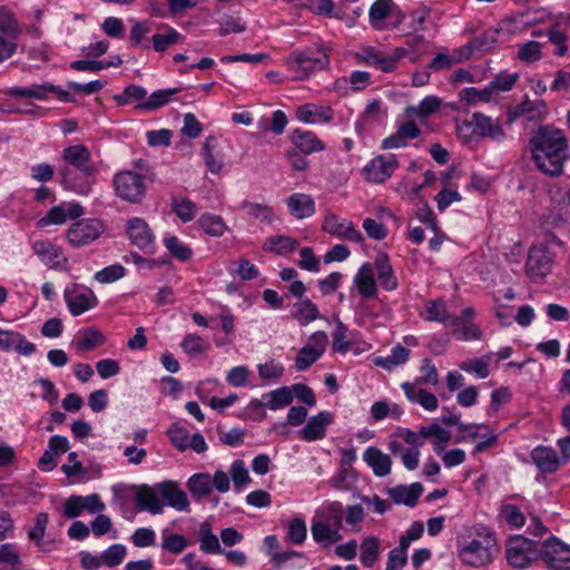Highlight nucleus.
I'll return each mask as SVG.
<instances>
[{
    "label": "nucleus",
    "instance_id": "nucleus-1",
    "mask_svg": "<svg viewBox=\"0 0 570 570\" xmlns=\"http://www.w3.org/2000/svg\"><path fill=\"white\" fill-rule=\"evenodd\" d=\"M533 160L546 175L557 177L562 174L569 158V145L564 132L553 126H540L530 139Z\"/></svg>",
    "mask_w": 570,
    "mask_h": 570
},
{
    "label": "nucleus",
    "instance_id": "nucleus-2",
    "mask_svg": "<svg viewBox=\"0 0 570 570\" xmlns=\"http://www.w3.org/2000/svg\"><path fill=\"white\" fill-rule=\"evenodd\" d=\"M102 87L104 82L100 80H94L87 83L69 81L66 85V88H61L49 82H43L33 83L30 87H12L6 90L4 94L16 99L31 98L45 101L49 100L50 98H56L60 102L72 104L76 102V99L73 98L70 90L90 95L99 91Z\"/></svg>",
    "mask_w": 570,
    "mask_h": 570
},
{
    "label": "nucleus",
    "instance_id": "nucleus-3",
    "mask_svg": "<svg viewBox=\"0 0 570 570\" xmlns=\"http://www.w3.org/2000/svg\"><path fill=\"white\" fill-rule=\"evenodd\" d=\"M562 242L554 235H549L542 243L533 245L528 252L525 262V273L533 283H541L552 272L556 265L557 247H561Z\"/></svg>",
    "mask_w": 570,
    "mask_h": 570
},
{
    "label": "nucleus",
    "instance_id": "nucleus-4",
    "mask_svg": "<svg viewBox=\"0 0 570 570\" xmlns=\"http://www.w3.org/2000/svg\"><path fill=\"white\" fill-rule=\"evenodd\" d=\"M495 540L491 537L485 527L475 529V537L471 540L458 538L459 558L466 564L480 567L492 560L491 548Z\"/></svg>",
    "mask_w": 570,
    "mask_h": 570
},
{
    "label": "nucleus",
    "instance_id": "nucleus-5",
    "mask_svg": "<svg viewBox=\"0 0 570 570\" xmlns=\"http://www.w3.org/2000/svg\"><path fill=\"white\" fill-rule=\"evenodd\" d=\"M288 68L294 78L303 80L308 78L315 70H323L330 65L327 53L321 48H307L296 50L286 58Z\"/></svg>",
    "mask_w": 570,
    "mask_h": 570
},
{
    "label": "nucleus",
    "instance_id": "nucleus-6",
    "mask_svg": "<svg viewBox=\"0 0 570 570\" xmlns=\"http://www.w3.org/2000/svg\"><path fill=\"white\" fill-rule=\"evenodd\" d=\"M180 90L177 88L173 89H160L154 91L149 98L144 101L147 97L145 88L137 85L127 86L122 94L115 95L112 98L118 105H136L135 107H163L170 102V97L176 96Z\"/></svg>",
    "mask_w": 570,
    "mask_h": 570
},
{
    "label": "nucleus",
    "instance_id": "nucleus-7",
    "mask_svg": "<svg viewBox=\"0 0 570 570\" xmlns=\"http://www.w3.org/2000/svg\"><path fill=\"white\" fill-rule=\"evenodd\" d=\"M112 184L116 195L131 204H140L147 190L146 177L132 170L117 173Z\"/></svg>",
    "mask_w": 570,
    "mask_h": 570
},
{
    "label": "nucleus",
    "instance_id": "nucleus-8",
    "mask_svg": "<svg viewBox=\"0 0 570 570\" xmlns=\"http://www.w3.org/2000/svg\"><path fill=\"white\" fill-rule=\"evenodd\" d=\"M505 558L510 566L517 569L529 567L540 557V548L535 541L523 535L510 537L505 543Z\"/></svg>",
    "mask_w": 570,
    "mask_h": 570
},
{
    "label": "nucleus",
    "instance_id": "nucleus-9",
    "mask_svg": "<svg viewBox=\"0 0 570 570\" xmlns=\"http://www.w3.org/2000/svg\"><path fill=\"white\" fill-rule=\"evenodd\" d=\"M19 36L20 28L14 16L6 8H0V62L16 52Z\"/></svg>",
    "mask_w": 570,
    "mask_h": 570
},
{
    "label": "nucleus",
    "instance_id": "nucleus-10",
    "mask_svg": "<svg viewBox=\"0 0 570 570\" xmlns=\"http://www.w3.org/2000/svg\"><path fill=\"white\" fill-rule=\"evenodd\" d=\"M63 298L73 316H79L98 304V298L90 288L76 283L66 286Z\"/></svg>",
    "mask_w": 570,
    "mask_h": 570
},
{
    "label": "nucleus",
    "instance_id": "nucleus-11",
    "mask_svg": "<svg viewBox=\"0 0 570 570\" xmlns=\"http://www.w3.org/2000/svg\"><path fill=\"white\" fill-rule=\"evenodd\" d=\"M322 230L343 240L363 244L364 237L356 229L353 222L340 217L333 213H327L323 219Z\"/></svg>",
    "mask_w": 570,
    "mask_h": 570
},
{
    "label": "nucleus",
    "instance_id": "nucleus-12",
    "mask_svg": "<svg viewBox=\"0 0 570 570\" xmlns=\"http://www.w3.org/2000/svg\"><path fill=\"white\" fill-rule=\"evenodd\" d=\"M104 232V224L99 219H81L72 224L67 230V238L75 247H80L96 240Z\"/></svg>",
    "mask_w": 570,
    "mask_h": 570
},
{
    "label": "nucleus",
    "instance_id": "nucleus-13",
    "mask_svg": "<svg viewBox=\"0 0 570 570\" xmlns=\"http://www.w3.org/2000/svg\"><path fill=\"white\" fill-rule=\"evenodd\" d=\"M540 557L550 570H570V550L554 537L542 546Z\"/></svg>",
    "mask_w": 570,
    "mask_h": 570
},
{
    "label": "nucleus",
    "instance_id": "nucleus-14",
    "mask_svg": "<svg viewBox=\"0 0 570 570\" xmlns=\"http://www.w3.org/2000/svg\"><path fill=\"white\" fill-rule=\"evenodd\" d=\"M402 49H396L393 56L383 55L373 47H363L355 53L357 62L373 66L384 72H391L396 68L397 61L402 57Z\"/></svg>",
    "mask_w": 570,
    "mask_h": 570
},
{
    "label": "nucleus",
    "instance_id": "nucleus-15",
    "mask_svg": "<svg viewBox=\"0 0 570 570\" xmlns=\"http://www.w3.org/2000/svg\"><path fill=\"white\" fill-rule=\"evenodd\" d=\"M127 235L132 245L145 252L153 254L155 250V236L142 218L135 217L127 223Z\"/></svg>",
    "mask_w": 570,
    "mask_h": 570
},
{
    "label": "nucleus",
    "instance_id": "nucleus-16",
    "mask_svg": "<svg viewBox=\"0 0 570 570\" xmlns=\"http://www.w3.org/2000/svg\"><path fill=\"white\" fill-rule=\"evenodd\" d=\"M399 161L395 155L377 156L364 168V177L367 181L381 184L389 179L397 168Z\"/></svg>",
    "mask_w": 570,
    "mask_h": 570
},
{
    "label": "nucleus",
    "instance_id": "nucleus-17",
    "mask_svg": "<svg viewBox=\"0 0 570 570\" xmlns=\"http://www.w3.org/2000/svg\"><path fill=\"white\" fill-rule=\"evenodd\" d=\"M62 159L66 168L80 171L82 175L97 174V167L90 160V151L85 145H72L63 149Z\"/></svg>",
    "mask_w": 570,
    "mask_h": 570
},
{
    "label": "nucleus",
    "instance_id": "nucleus-18",
    "mask_svg": "<svg viewBox=\"0 0 570 570\" xmlns=\"http://www.w3.org/2000/svg\"><path fill=\"white\" fill-rule=\"evenodd\" d=\"M458 441L474 442L475 451L482 452L495 443L497 436L485 425L462 423L459 424Z\"/></svg>",
    "mask_w": 570,
    "mask_h": 570
},
{
    "label": "nucleus",
    "instance_id": "nucleus-19",
    "mask_svg": "<svg viewBox=\"0 0 570 570\" xmlns=\"http://www.w3.org/2000/svg\"><path fill=\"white\" fill-rule=\"evenodd\" d=\"M135 502L141 511H148L151 514L163 513L165 503L160 497L159 483L154 487L139 485L136 489Z\"/></svg>",
    "mask_w": 570,
    "mask_h": 570
},
{
    "label": "nucleus",
    "instance_id": "nucleus-20",
    "mask_svg": "<svg viewBox=\"0 0 570 570\" xmlns=\"http://www.w3.org/2000/svg\"><path fill=\"white\" fill-rule=\"evenodd\" d=\"M61 183L65 188L72 190L79 195H88L96 183V175H82L71 168H60Z\"/></svg>",
    "mask_w": 570,
    "mask_h": 570
},
{
    "label": "nucleus",
    "instance_id": "nucleus-21",
    "mask_svg": "<svg viewBox=\"0 0 570 570\" xmlns=\"http://www.w3.org/2000/svg\"><path fill=\"white\" fill-rule=\"evenodd\" d=\"M83 214V208L77 204L71 203L67 204L63 203L59 206L52 207L46 216L39 219L38 225L41 227L48 226V225H61L67 222L68 218L76 219L80 217Z\"/></svg>",
    "mask_w": 570,
    "mask_h": 570
},
{
    "label": "nucleus",
    "instance_id": "nucleus-22",
    "mask_svg": "<svg viewBox=\"0 0 570 570\" xmlns=\"http://www.w3.org/2000/svg\"><path fill=\"white\" fill-rule=\"evenodd\" d=\"M421 134L420 128L412 119L403 121L397 120V130L395 134L385 138L382 141L383 149L401 148L406 146V141L419 137Z\"/></svg>",
    "mask_w": 570,
    "mask_h": 570
},
{
    "label": "nucleus",
    "instance_id": "nucleus-23",
    "mask_svg": "<svg viewBox=\"0 0 570 570\" xmlns=\"http://www.w3.org/2000/svg\"><path fill=\"white\" fill-rule=\"evenodd\" d=\"M332 421L333 415L330 412H320L317 415L309 417L306 425L299 431V438L307 442L324 439L326 428Z\"/></svg>",
    "mask_w": 570,
    "mask_h": 570
},
{
    "label": "nucleus",
    "instance_id": "nucleus-24",
    "mask_svg": "<svg viewBox=\"0 0 570 570\" xmlns=\"http://www.w3.org/2000/svg\"><path fill=\"white\" fill-rule=\"evenodd\" d=\"M401 387L406 396V399L413 403L421 405L426 411H435L439 406V402L436 396L420 387L416 383L404 382L401 384Z\"/></svg>",
    "mask_w": 570,
    "mask_h": 570
},
{
    "label": "nucleus",
    "instance_id": "nucleus-25",
    "mask_svg": "<svg viewBox=\"0 0 570 570\" xmlns=\"http://www.w3.org/2000/svg\"><path fill=\"white\" fill-rule=\"evenodd\" d=\"M531 459L542 473H553L563 464L561 456L553 449L547 446L533 449Z\"/></svg>",
    "mask_w": 570,
    "mask_h": 570
},
{
    "label": "nucleus",
    "instance_id": "nucleus-26",
    "mask_svg": "<svg viewBox=\"0 0 570 570\" xmlns=\"http://www.w3.org/2000/svg\"><path fill=\"white\" fill-rule=\"evenodd\" d=\"M289 213L297 219L311 217L316 212L314 199L306 194L295 193L286 198Z\"/></svg>",
    "mask_w": 570,
    "mask_h": 570
},
{
    "label": "nucleus",
    "instance_id": "nucleus-27",
    "mask_svg": "<svg viewBox=\"0 0 570 570\" xmlns=\"http://www.w3.org/2000/svg\"><path fill=\"white\" fill-rule=\"evenodd\" d=\"M33 253L50 268L58 267L67 258L59 247L49 240H37L32 244Z\"/></svg>",
    "mask_w": 570,
    "mask_h": 570
},
{
    "label": "nucleus",
    "instance_id": "nucleus-28",
    "mask_svg": "<svg viewBox=\"0 0 570 570\" xmlns=\"http://www.w3.org/2000/svg\"><path fill=\"white\" fill-rule=\"evenodd\" d=\"M289 140L304 155H311L324 149V144L312 131L295 129L289 135Z\"/></svg>",
    "mask_w": 570,
    "mask_h": 570
},
{
    "label": "nucleus",
    "instance_id": "nucleus-29",
    "mask_svg": "<svg viewBox=\"0 0 570 570\" xmlns=\"http://www.w3.org/2000/svg\"><path fill=\"white\" fill-rule=\"evenodd\" d=\"M422 492L423 487L419 482H414L411 485H397L387 490V493L394 503L404 504L410 508L416 505Z\"/></svg>",
    "mask_w": 570,
    "mask_h": 570
},
{
    "label": "nucleus",
    "instance_id": "nucleus-30",
    "mask_svg": "<svg viewBox=\"0 0 570 570\" xmlns=\"http://www.w3.org/2000/svg\"><path fill=\"white\" fill-rule=\"evenodd\" d=\"M354 285L363 298L376 296L377 288L374 279V268L370 263L363 264L354 276Z\"/></svg>",
    "mask_w": 570,
    "mask_h": 570
},
{
    "label": "nucleus",
    "instance_id": "nucleus-31",
    "mask_svg": "<svg viewBox=\"0 0 570 570\" xmlns=\"http://www.w3.org/2000/svg\"><path fill=\"white\" fill-rule=\"evenodd\" d=\"M160 497L167 504L173 507L178 511H188L189 510V501L186 493L178 489L175 482H163L159 483Z\"/></svg>",
    "mask_w": 570,
    "mask_h": 570
},
{
    "label": "nucleus",
    "instance_id": "nucleus-32",
    "mask_svg": "<svg viewBox=\"0 0 570 570\" xmlns=\"http://www.w3.org/2000/svg\"><path fill=\"white\" fill-rule=\"evenodd\" d=\"M311 532L313 539L324 548L342 539L340 531L333 528L328 521L324 520H313Z\"/></svg>",
    "mask_w": 570,
    "mask_h": 570
},
{
    "label": "nucleus",
    "instance_id": "nucleus-33",
    "mask_svg": "<svg viewBox=\"0 0 570 570\" xmlns=\"http://www.w3.org/2000/svg\"><path fill=\"white\" fill-rule=\"evenodd\" d=\"M374 268L376 271L380 285L385 291H394L397 287V278L394 275L393 268L386 254L380 253L376 255L374 261Z\"/></svg>",
    "mask_w": 570,
    "mask_h": 570
},
{
    "label": "nucleus",
    "instance_id": "nucleus-34",
    "mask_svg": "<svg viewBox=\"0 0 570 570\" xmlns=\"http://www.w3.org/2000/svg\"><path fill=\"white\" fill-rule=\"evenodd\" d=\"M448 327L451 330L452 335L456 340L471 341L480 338L481 331L479 326L472 321H466L460 316L453 315L448 323Z\"/></svg>",
    "mask_w": 570,
    "mask_h": 570
},
{
    "label": "nucleus",
    "instance_id": "nucleus-35",
    "mask_svg": "<svg viewBox=\"0 0 570 570\" xmlns=\"http://www.w3.org/2000/svg\"><path fill=\"white\" fill-rule=\"evenodd\" d=\"M363 460L372 468L376 476H385L391 472L392 461L380 449L370 446L363 454Z\"/></svg>",
    "mask_w": 570,
    "mask_h": 570
},
{
    "label": "nucleus",
    "instance_id": "nucleus-36",
    "mask_svg": "<svg viewBox=\"0 0 570 570\" xmlns=\"http://www.w3.org/2000/svg\"><path fill=\"white\" fill-rule=\"evenodd\" d=\"M291 316L301 326H306L311 322L322 318L318 307L308 298L296 302L292 307Z\"/></svg>",
    "mask_w": 570,
    "mask_h": 570
},
{
    "label": "nucleus",
    "instance_id": "nucleus-37",
    "mask_svg": "<svg viewBox=\"0 0 570 570\" xmlns=\"http://www.w3.org/2000/svg\"><path fill=\"white\" fill-rule=\"evenodd\" d=\"M218 148V140L214 136H208L205 138L202 146V155L206 165V168L212 174L220 173L224 161L219 154H215Z\"/></svg>",
    "mask_w": 570,
    "mask_h": 570
},
{
    "label": "nucleus",
    "instance_id": "nucleus-38",
    "mask_svg": "<svg viewBox=\"0 0 570 570\" xmlns=\"http://www.w3.org/2000/svg\"><path fill=\"white\" fill-rule=\"evenodd\" d=\"M499 90V76L497 75L491 81L489 87L483 89L476 88H464L460 92L461 99H463L466 104H487L490 101L491 97L494 92Z\"/></svg>",
    "mask_w": 570,
    "mask_h": 570
},
{
    "label": "nucleus",
    "instance_id": "nucleus-39",
    "mask_svg": "<svg viewBox=\"0 0 570 570\" xmlns=\"http://www.w3.org/2000/svg\"><path fill=\"white\" fill-rule=\"evenodd\" d=\"M298 247L297 239L286 236L276 235L265 239L263 249L265 252L275 253L277 255H286L294 252Z\"/></svg>",
    "mask_w": 570,
    "mask_h": 570
},
{
    "label": "nucleus",
    "instance_id": "nucleus-40",
    "mask_svg": "<svg viewBox=\"0 0 570 570\" xmlns=\"http://www.w3.org/2000/svg\"><path fill=\"white\" fill-rule=\"evenodd\" d=\"M187 489L194 499L200 500L213 491L212 475L209 473H195L187 481Z\"/></svg>",
    "mask_w": 570,
    "mask_h": 570
},
{
    "label": "nucleus",
    "instance_id": "nucleus-41",
    "mask_svg": "<svg viewBox=\"0 0 570 570\" xmlns=\"http://www.w3.org/2000/svg\"><path fill=\"white\" fill-rule=\"evenodd\" d=\"M263 400L267 409L272 411L282 410L293 402L291 387L282 386L263 394Z\"/></svg>",
    "mask_w": 570,
    "mask_h": 570
},
{
    "label": "nucleus",
    "instance_id": "nucleus-42",
    "mask_svg": "<svg viewBox=\"0 0 570 570\" xmlns=\"http://www.w3.org/2000/svg\"><path fill=\"white\" fill-rule=\"evenodd\" d=\"M360 561L366 568H372L380 557V540L374 535L363 539L360 546Z\"/></svg>",
    "mask_w": 570,
    "mask_h": 570
},
{
    "label": "nucleus",
    "instance_id": "nucleus-43",
    "mask_svg": "<svg viewBox=\"0 0 570 570\" xmlns=\"http://www.w3.org/2000/svg\"><path fill=\"white\" fill-rule=\"evenodd\" d=\"M198 224L204 233L212 237H220L227 229L223 218L210 213L203 214L198 219Z\"/></svg>",
    "mask_w": 570,
    "mask_h": 570
},
{
    "label": "nucleus",
    "instance_id": "nucleus-44",
    "mask_svg": "<svg viewBox=\"0 0 570 570\" xmlns=\"http://www.w3.org/2000/svg\"><path fill=\"white\" fill-rule=\"evenodd\" d=\"M105 343L104 334L96 327L86 328L77 341V350L79 352H88Z\"/></svg>",
    "mask_w": 570,
    "mask_h": 570
},
{
    "label": "nucleus",
    "instance_id": "nucleus-45",
    "mask_svg": "<svg viewBox=\"0 0 570 570\" xmlns=\"http://www.w3.org/2000/svg\"><path fill=\"white\" fill-rule=\"evenodd\" d=\"M240 207L246 210L247 215L264 224H272L274 220V210L271 206L265 204H257L252 202H243Z\"/></svg>",
    "mask_w": 570,
    "mask_h": 570
},
{
    "label": "nucleus",
    "instance_id": "nucleus-46",
    "mask_svg": "<svg viewBox=\"0 0 570 570\" xmlns=\"http://www.w3.org/2000/svg\"><path fill=\"white\" fill-rule=\"evenodd\" d=\"M421 316L426 321L443 323L448 327V323H450V318L453 315L449 314L443 302L431 301L421 313Z\"/></svg>",
    "mask_w": 570,
    "mask_h": 570
},
{
    "label": "nucleus",
    "instance_id": "nucleus-47",
    "mask_svg": "<svg viewBox=\"0 0 570 570\" xmlns=\"http://www.w3.org/2000/svg\"><path fill=\"white\" fill-rule=\"evenodd\" d=\"M200 549L206 553H220L218 538L212 533V527L208 522H203L199 527Z\"/></svg>",
    "mask_w": 570,
    "mask_h": 570
},
{
    "label": "nucleus",
    "instance_id": "nucleus-48",
    "mask_svg": "<svg viewBox=\"0 0 570 570\" xmlns=\"http://www.w3.org/2000/svg\"><path fill=\"white\" fill-rule=\"evenodd\" d=\"M173 212L184 222H191L197 214V206L195 203L187 198H176L171 200Z\"/></svg>",
    "mask_w": 570,
    "mask_h": 570
},
{
    "label": "nucleus",
    "instance_id": "nucleus-49",
    "mask_svg": "<svg viewBox=\"0 0 570 570\" xmlns=\"http://www.w3.org/2000/svg\"><path fill=\"white\" fill-rule=\"evenodd\" d=\"M180 347L189 356L194 357L204 354L209 345L208 343L197 334H187L180 343Z\"/></svg>",
    "mask_w": 570,
    "mask_h": 570
},
{
    "label": "nucleus",
    "instance_id": "nucleus-50",
    "mask_svg": "<svg viewBox=\"0 0 570 570\" xmlns=\"http://www.w3.org/2000/svg\"><path fill=\"white\" fill-rule=\"evenodd\" d=\"M167 435L176 449L179 451L188 450L187 444L189 442L190 434L185 426L179 423H173L167 430Z\"/></svg>",
    "mask_w": 570,
    "mask_h": 570
},
{
    "label": "nucleus",
    "instance_id": "nucleus-51",
    "mask_svg": "<svg viewBox=\"0 0 570 570\" xmlns=\"http://www.w3.org/2000/svg\"><path fill=\"white\" fill-rule=\"evenodd\" d=\"M49 522V515L46 512H40L35 518V525L28 532V538L33 541L37 547L45 550L43 537Z\"/></svg>",
    "mask_w": 570,
    "mask_h": 570
},
{
    "label": "nucleus",
    "instance_id": "nucleus-52",
    "mask_svg": "<svg viewBox=\"0 0 570 570\" xmlns=\"http://www.w3.org/2000/svg\"><path fill=\"white\" fill-rule=\"evenodd\" d=\"M165 247L168 249L170 255L181 262H186L191 257V248L184 244L178 237L170 236L164 240Z\"/></svg>",
    "mask_w": 570,
    "mask_h": 570
},
{
    "label": "nucleus",
    "instance_id": "nucleus-53",
    "mask_svg": "<svg viewBox=\"0 0 570 570\" xmlns=\"http://www.w3.org/2000/svg\"><path fill=\"white\" fill-rule=\"evenodd\" d=\"M184 37L175 29L168 28L166 33H156L153 37L154 49L164 52L169 46L181 42Z\"/></svg>",
    "mask_w": 570,
    "mask_h": 570
},
{
    "label": "nucleus",
    "instance_id": "nucleus-54",
    "mask_svg": "<svg viewBox=\"0 0 570 570\" xmlns=\"http://www.w3.org/2000/svg\"><path fill=\"white\" fill-rule=\"evenodd\" d=\"M161 537V548L170 553L179 554L188 546L187 539L181 534L163 531Z\"/></svg>",
    "mask_w": 570,
    "mask_h": 570
},
{
    "label": "nucleus",
    "instance_id": "nucleus-55",
    "mask_svg": "<svg viewBox=\"0 0 570 570\" xmlns=\"http://www.w3.org/2000/svg\"><path fill=\"white\" fill-rule=\"evenodd\" d=\"M348 328L340 320L336 322V328L333 332L332 348L337 353H346L351 350L352 343L347 338Z\"/></svg>",
    "mask_w": 570,
    "mask_h": 570
},
{
    "label": "nucleus",
    "instance_id": "nucleus-56",
    "mask_svg": "<svg viewBox=\"0 0 570 570\" xmlns=\"http://www.w3.org/2000/svg\"><path fill=\"white\" fill-rule=\"evenodd\" d=\"M501 517L512 528H521L525 523V515L521 509L511 503L501 504Z\"/></svg>",
    "mask_w": 570,
    "mask_h": 570
},
{
    "label": "nucleus",
    "instance_id": "nucleus-57",
    "mask_svg": "<svg viewBox=\"0 0 570 570\" xmlns=\"http://www.w3.org/2000/svg\"><path fill=\"white\" fill-rule=\"evenodd\" d=\"M296 116L307 124H325L333 118L332 109H323L322 111H318V109H297Z\"/></svg>",
    "mask_w": 570,
    "mask_h": 570
},
{
    "label": "nucleus",
    "instance_id": "nucleus-58",
    "mask_svg": "<svg viewBox=\"0 0 570 570\" xmlns=\"http://www.w3.org/2000/svg\"><path fill=\"white\" fill-rule=\"evenodd\" d=\"M230 475L234 482V488L238 491L250 482L248 470L243 460H235L232 463Z\"/></svg>",
    "mask_w": 570,
    "mask_h": 570
},
{
    "label": "nucleus",
    "instance_id": "nucleus-59",
    "mask_svg": "<svg viewBox=\"0 0 570 570\" xmlns=\"http://www.w3.org/2000/svg\"><path fill=\"white\" fill-rule=\"evenodd\" d=\"M126 547L122 544H112L101 554L102 564L114 568L120 564L126 557Z\"/></svg>",
    "mask_w": 570,
    "mask_h": 570
},
{
    "label": "nucleus",
    "instance_id": "nucleus-60",
    "mask_svg": "<svg viewBox=\"0 0 570 570\" xmlns=\"http://www.w3.org/2000/svg\"><path fill=\"white\" fill-rule=\"evenodd\" d=\"M396 4L392 0H376L370 8V20L372 22L382 21L386 19Z\"/></svg>",
    "mask_w": 570,
    "mask_h": 570
},
{
    "label": "nucleus",
    "instance_id": "nucleus-61",
    "mask_svg": "<svg viewBox=\"0 0 570 570\" xmlns=\"http://www.w3.org/2000/svg\"><path fill=\"white\" fill-rule=\"evenodd\" d=\"M257 371L263 381L279 380L284 374V366L275 360H271L264 364H258Z\"/></svg>",
    "mask_w": 570,
    "mask_h": 570
},
{
    "label": "nucleus",
    "instance_id": "nucleus-62",
    "mask_svg": "<svg viewBox=\"0 0 570 570\" xmlns=\"http://www.w3.org/2000/svg\"><path fill=\"white\" fill-rule=\"evenodd\" d=\"M125 267L120 264H115L102 268L95 274V279L101 284L116 282L124 277Z\"/></svg>",
    "mask_w": 570,
    "mask_h": 570
},
{
    "label": "nucleus",
    "instance_id": "nucleus-63",
    "mask_svg": "<svg viewBox=\"0 0 570 570\" xmlns=\"http://www.w3.org/2000/svg\"><path fill=\"white\" fill-rule=\"evenodd\" d=\"M345 514V510L341 502H332L327 505L325 512H324V521H328L330 524L337 529H340L343 525V517Z\"/></svg>",
    "mask_w": 570,
    "mask_h": 570
},
{
    "label": "nucleus",
    "instance_id": "nucleus-64",
    "mask_svg": "<svg viewBox=\"0 0 570 570\" xmlns=\"http://www.w3.org/2000/svg\"><path fill=\"white\" fill-rule=\"evenodd\" d=\"M306 524L303 519L295 518L289 522L287 538L292 543L302 544L306 539Z\"/></svg>",
    "mask_w": 570,
    "mask_h": 570
}]
</instances>
